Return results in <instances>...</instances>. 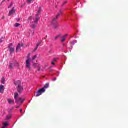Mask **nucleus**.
Masks as SVG:
<instances>
[{"mask_svg":"<svg viewBox=\"0 0 128 128\" xmlns=\"http://www.w3.org/2000/svg\"><path fill=\"white\" fill-rule=\"evenodd\" d=\"M56 62H58V58H54L52 62V64L53 66H56Z\"/></svg>","mask_w":128,"mask_h":128,"instance_id":"9d476101","label":"nucleus"},{"mask_svg":"<svg viewBox=\"0 0 128 128\" xmlns=\"http://www.w3.org/2000/svg\"><path fill=\"white\" fill-rule=\"evenodd\" d=\"M16 66L18 68H20V64H18V62H16Z\"/></svg>","mask_w":128,"mask_h":128,"instance_id":"c756f323","label":"nucleus"},{"mask_svg":"<svg viewBox=\"0 0 128 128\" xmlns=\"http://www.w3.org/2000/svg\"><path fill=\"white\" fill-rule=\"evenodd\" d=\"M38 72H40V70H42V66H40V64H39V65H38Z\"/></svg>","mask_w":128,"mask_h":128,"instance_id":"f3484780","label":"nucleus"},{"mask_svg":"<svg viewBox=\"0 0 128 128\" xmlns=\"http://www.w3.org/2000/svg\"><path fill=\"white\" fill-rule=\"evenodd\" d=\"M12 4H10V6L8 7V8H12Z\"/></svg>","mask_w":128,"mask_h":128,"instance_id":"72a5a7b5","label":"nucleus"},{"mask_svg":"<svg viewBox=\"0 0 128 128\" xmlns=\"http://www.w3.org/2000/svg\"><path fill=\"white\" fill-rule=\"evenodd\" d=\"M16 10L14 8H13L12 10H10L9 12V16H12V14H16Z\"/></svg>","mask_w":128,"mask_h":128,"instance_id":"39448f33","label":"nucleus"},{"mask_svg":"<svg viewBox=\"0 0 128 128\" xmlns=\"http://www.w3.org/2000/svg\"><path fill=\"white\" fill-rule=\"evenodd\" d=\"M50 86V84H46L43 88L40 89L38 92L36 93V98L40 96H42V94L46 92V88H48V87Z\"/></svg>","mask_w":128,"mask_h":128,"instance_id":"f257e3e1","label":"nucleus"},{"mask_svg":"<svg viewBox=\"0 0 128 128\" xmlns=\"http://www.w3.org/2000/svg\"><path fill=\"white\" fill-rule=\"evenodd\" d=\"M68 4V2H65L63 4L62 6H64V4Z\"/></svg>","mask_w":128,"mask_h":128,"instance_id":"7c9ffc66","label":"nucleus"},{"mask_svg":"<svg viewBox=\"0 0 128 128\" xmlns=\"http://www.w3.org/2000/svg\"><path fill=\"white\" fill-rule=\"evenodd\" d=\"M60 14H58L56 16V18H54V19H53L52 20V22H56V20H58V18H60Z\"/></svg>","mask_w":128,"mask_h":128,"instance_id":"ddd939ff","label":"nucleus"},{"mask_svg":"<svg viewBox=\"0 0 128 128\" xmlns=\"http://www.w3.org/2000/svg\"><path fill=\"white\" fill-rule=\"evenodd\" d=\"M3 126H4L5 128H6V126H8V123H4V124H3Z\"/></svg>","mask_w":128,"mask_h":128,"instance_id":"b1692460","label":"nucleus"},{"mask_svg":"<svg viewBox=\"0 0 128 128\" xmlns=\"http://www.w3.org/2000/svg\"><path fill=\"white\" fill-rule=\"evenodd\" d=\"M0 126H1V125L0 124Z\"/></svg>","mask_w":128,"mask_h":128,"instance_id":"a18cd8bd","label":"nucleus"},{"mask_svg":"<svg viewBox=\"0 0 128 128\" xmlns=\"http://www.w3.org/2000/svg\"><path fill=\"white\" fill-rule=\"evenodd\" d=\"M8 48L10 49L11 54H14V50H16V48H12L10 46H9Z\"/></svg>","mask_w":128,"mask_h":128,"instance_id":"6e6552de","label":"nucleus"},{"mask_svg":"<svg viewBox=\"0 0 128 128\" xmlns=\"http://www.w3.org/2000/svg\"><path fill=\"white\" fill-rule=\"evenodd\" d=\"M38 47L37 46H36V48L34 50V52H36V50H38Z\"/></svg>","mask_w":128,"mask_h":128,"instance_id":"c85d7f7f","label":"nucleus"},{"mask_svg":"<svg viewBox=\"0 0 128 128\" xmlns=\"http://www.w3.org/2000/svg\"><path fill=\"white\" fill-rule=\"evenodd\" d=\"M10 118H11L10 116H7L6 118V120H10Z\"/></svg>","mask_w":128,"mask_h":128,"instance_id":"bb28decb","label":"nucleus"},{"mask_svg":"<svg viewBox=\"0 0 128 128\" xmlns=\"http://www.w3.org/2000/svg\"><path fill=\"white\" fill-rule=\"evenodd\" d=\"M42 40H41V42H39L38 44H37V45H36V46H38H38H40V44H42Z\"/></svg>","mask_w":128,"mask_h":128,"instance_id":"393cba45","label":"nucleus"},{"mask_svg":"<svg viewBox=\"0 0 128 128\" xmlns=\"http://www.w3.org/2000/svg\"><path fill=\"white\" fill-rule=\"evenodd\" d=\"M40 12H42V8H40L38 10V16L40 14Z\"/></svg>","mask_w":128,"mask_h":128,"instance_id":"5701e85b","label":"nucleus"},{"mask_svg":"<svg viewBox=\"0 0 128 128\" xmlns=\"http://www.w3.org/2000/svg\"><path fill=\"white\" fill-rule=\"evenodd\" d=\"M36 58H38V56L36 55L34 56L32 58V60H36Z\"/></svg>","mask_w":128,"mask_h":128,"instance_id":"aec40b11","label":"nucleus"},{"mask_svg":"<svg viewBox=\"0 0 128 128\" xmlns=\"http://www.w3.org/2000/svg\"><path fill=\"white\" fill-rule=\"evenodd\" d=\"M6 2V0H3L2 2Z\"/></svg>","mask_w":128,"mask_h":128,"instance_id":"e433bc0d","label":"nucleus"},{"mask_svg":"<svg viewBox=\"0 0 128 128\" xmlns=\"http://www.w3.org/2000/svg\"><path fill=\"white\" fill-rule=\"evenodd\" d=\"M30 54H28L27 56L28 60H30Z\"/></svg>","mask_w":128,"mask_h":128,"instance_id":"cd10ccee","label":"nucleus"},{"mask_svg":"<svg viewBox=\"0 0 128 128\" xmlns=\"http://www.w3.org/2000/svg\"><path fill=\"white\" fill-rule=\"evenodd\" d=\"M2 39H0V44H2Z\"/></svg>","mask_w":128,"mask_h":128,"instance_id":"473e14b6","label":"nucleus"},{"mask_svg":"<svg viewBox=\"0 0 128 128\" xmlns=\"http://www.w3.org/2000/svg\"><path fill=\"white\" fill-rule=\"evenodd\" d=\"M20 26V24H18V23H16L15 24V27L16 28H18V26Z\"/></svg>","mask_w":128,"mask_h":128,"instance_id":"6ab92c4d","label":"nucleus"},{"mask_svg":"<svg viewBox=\"0 0 128 128\" xmlns=\"http://www.w3.org/2000/svg\"><path fill=\"white\" fill-rule=\"evenodd\" d=\"M23 90H24V88H22V85L18 84V92L20 93V92H22Z\"/></svg>","mask_w":128,"mask_h":128,"instance_id":"423d86ee","label":"nucleus"},{"mask_svg":"<svg viewBox=\"0 0 128 128\" xmlns=\"http://www.w3.org/2000/svg\"><path fill=\"white\" fill-rule=\"evenodd\" d=\"M38 14L36 15V21L34 22V24H38V22L40 20V18H38Z\"/></svg>","mask_w":128,"mask_h":128,"instance_id":"1a4fd4ad","label":"nucleus"},{"mask_svg":"<svg viewBox=\"0 0 128 128\" xmlns=\"http://www.w3.org/2000/svg\"><path fill=\"white\" fill-rule=\"evenodd\" d=\"M2 40H4V38L3 37L2 38Z\"/></svg>","mask_w":128,"mask_h":128,"instance_id":"58836bf2","label":"nucleus"},{"mask_svg":"<svg viewBox=\"0 0 128 128\" xmlns=\"http://www.w3.org/2000/svg\"><path fill=\"white\" fill-rule=\"evenodd\" d=\"M17 108H18V107H17Z\"/></svg>","mask_w":128,"mask_h":128,"instance_id":"c03bdc74","label":"nucleus"},{"mask_svg":"<svg viewBox=\"0 0 128 128\" xmlns=\"http://www.w3.org/2000/svg\"><path fill=\"white\" fill-rule=\"evenodd\" d=\"M14 100H16V104H18V102H21V104H22V102H24V99H22V98H19L18 99V92H16L14 94Z\"/></svg>","mask_w":128,"mask_h":128,"instance_id":"f03ea898","label":"nucleus"},{"mask_svg":"<svg viewBox=\"0 0 128 128\" xmlns=\"http://www.w3.org/2000/svg\"><path fill=\"white\" fill-rule=\"evenodd\" d=\"M30 66H31L30 60V59H28L26 61V67L28 70H30Z\"/></svg>","mask_w":128,"mask_h":128,"instance_id":"7ed1b4c3","label":"nucleus"},{"mask_svg":"<svg viewBox=\"0 0 128 128\" xmlns=\"http://www.w3.org/2000/svg\"><path fill=\"white\" fill-rule=\"evenodd\" d=\"M9 70H14V64L10 63L9 64Z\"/></svg>","mask_w":128,"mask_h":128,"instance_id":"f8f14e48","label":"nucleus"},{"mask_svg":"<svg viewBox=\"0 0 128 128\" xmlns=\"http://www.w3.org/2000/svg\"><path fill=\"white\" fill-rule=\"evenodd\" d=\"M32 0H28L27 3L29 4H32Z\"/></svg>","mask_w":128,"mask_h":128,"instance_id":"4be33fe9","label":"nucleus"},{"mask_svg":"<svg viewBox=\"0 0 128 128\" xmlns=\"http://www.w3.org/2000/svg\"><path fill=\"white\" fill-rule=\"evenodd\" d=\"M4 85L0 86V94H4Z\"/></svg>","mask_w":128,"mask_h":128,"instance_id":"0eeeda50","label":"nucleus"},{"mask_svg":"<svg viewBox=\"0 0 128 128\" xmlns=\"http://www.w3.org/2000/svg\"><path fill=\"white\" fill-rule=\"evenodd\" d=\"M66 36H68V34H66L64 36H63L62 39L61 40V42H66Z\"/></svg>","mask_w":128,"mask_h":128,"instance_id":"4468645a","label":"nucleus"},{"mask_svg":"<svg viewBox=\"0 0 128 128\" xmlns=\"http://www.w3.org/2000/svg\"><path fill=\"white\" fill-rule=\"evenodd\" d=\"M38 65H40V64H33V66H34V68H36V66H37V67L38 66Z\"/></svg>","mask_w":128,"mask_h":128,"instance_id":"a211bd4d","label":"nucleus"},{"mask_svg":"<svg viewBox=\"0 0 128 128\" xmlns=\"http://www.w3.org/2000/svg\"><path fill=\"white\" fill-rule=\"evenodd\" d=\"M8 102L10 104H14V102L12 99H8Z\"/></svg>","mask_w":128,"mask_h":128,"instance_id":"9b49d317","label":"nucleus"},{"mask_svg":"<svg viewBox=\"0 0 128 128\" xmlns=\"http://www.w3.org/2000/svg\"><path fill=\"white\" fill-rule=\"evenodd\" d=\"M20 112H22V109H21V110H20Z\"/></svg>","mask_w":128,"mask_h":128,"instance_id":"f704fd0d","label":"nucleus"},{"mask_svg":"<svg viewBox=\"0 0 128 128\" xmlns=\"http://www.w3.org/2000/svg\"><path fill=\"white\" fill-rule=\"evenodd\" d=\"M46 38H48V36H46Z\"/></svg>","mask_w":128,"mask_h":128,"instance_id":"37998d69","label":"nucleus"},{"mask_svg":"<svg viewBox=\"0 0 128 128\" xmlns=\"http://www.w3.org/2000/svg\"><path fill=\"white\" fill-rule=\"evenodd\" d=\"M62 36V34H60L58 36L55 38V40H58V38H60Z\"/></svg>","mask_w":128,"mask_h":128,"instance_id":"412c9836","label":"nucleus"},{"mask_svg":"<svg viewBox=\"0 0 128 128\" xmlns=\"http://www.w3.org/2000/svg\"><path fill=\"white\" fill-rule=\"evenodd\" d=\"M5 82H6V79H4V78H2L1 83L2 84H4Z\"/></svg>","mask_w":128,"mask_h":128,"instance_id":"dca6fc26","label":"nucleus"},{"mask_svg":"<svg viewBox=\"0 0 128 128\" xmlns=\"http://www.w3.org/2000/svg\"><path fill=\"white\" fill-rule=\"evenodd\" d=\"M58 26H58V24H54L53 26L55 30H58Z\"/></svg>","mask_w":128,"mask_h":128,"instance_id":"2eb2a0df","label":"nucleus"},{"mask_svg":"<svg viewBox=\"0 0 128 128\" xmlns=\"http://www.w3.org/2000/svg\"><path fill=\"white\" fill-rule=\"evenodd\" d=\"M10 46H12V44H10Z\"/></svg>","mask_w":128,"mask_h":128,"instance_id":"c9c22d12","label":"nucleus"},{"mask_svg":"<svg viewBox=\"0 0 128 128\" xmlns=\"http://www.w3.org/2000/svg\"><path fill=\"white\" fill-rule=\"evenodd\" d=\"M8 0V2H10V0Z\"/></svg>","mask_w":128,"mask_h":128,"instance_id":"79ce46f5","label":"nucleus"},{"mask_svg":"<svg viewBox=\"0 0 128 128\" xmlns=\"http://www.w3.org/2000/svg\"><path fill=\"white\" fill-rule=\"evenodd\" d=\"M60 13L62 14V10H60Z\"/></svg>","mask_w":128,"mask_h":128,"instance_id":"4c0bfd02","label":"nucleus"},{"mask_svg":"<svg viewBox=\"0 0 128 128\" xmlns=\"http://www.w3.org/2000/svg\"><path fill=\"white\" fill-rule=\"evenodd\" d=\"M22 46H24V44H18L16 49V52H22Z\"/></svg>","mask_w":128,"mask_h":128,"instance_id":"20e7f679","label":"nucleus"},{"mask_svg":"<svg viewBox=\"0 0 128 128\" xmlns=\"http://www.w3.org/2000/svg\"><path fill=\"white\" fill-rule=\"evenodd\" d=\"M53 80L54 82H56V78H54L53 80Z\"/></svg>","mask_w":128,"mask_h":128,"instance_id":"2f4dec72","label":"nucleus"},{"mask_svg":"<svg viewBox=\"0 0 128 128\" xmlns=\"http://www.w3.org/2000/svg\"><path fill=\"white\" fill-rule=\"evenodd\" d=\"M30 27L32 28H36V25L34 24H33L32 25L30 26Z\"/></svg>","mask_w":128,"mask_h":128,"instance_id":"a878e982","label":"nucleus"},{"mask_svg":"<svg viewBox=\"0 0 128 128\" xmlns=\"http://www.w3.org/2000/svg\"><path fill=\"white\" fill-rule=\"evenodd\" d=\"M2 128H6V127L4 126V127H2Z\"/></svg>","mask_w":128,"mask_h":128,"instance_id":"ea45409f","label":"nucleus"},{"mask_svg":"<svg viewBox=\"0 0 128 128\" xmlns=\"http://www.w3.org/2000/svg\"><path fill=\"white\" fill-rule=\"evenodd\" d=\"M20 20L19 19V20H18V22H20Z\"/></svg>","mask_w":128,"mask_h":128,"instance_id":"a19ab883","label":"nucleus"}]
</instances>
